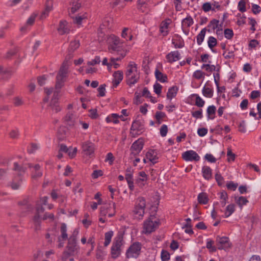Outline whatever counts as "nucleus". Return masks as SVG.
<instances>
[{
  "instance_id": "nucleus-12",
  "label": "nucleus",
  "mask_w": 261,
  "mask_h": 261,
  "mask_svg": "<svg viewBox=\"0 0 261 261\" xmlns=\"http://www.w3.org/2000/svg\"><path fill=\"white\" fill-rule=\"evenodd\" d=\"M82 149L85 154L90 155L94 153V145L92 142L87 141L83 144Z\"/></svg>"
},
{
  "instance_id": "nucleus-14",
  "label": "nucleus",
  "mask_w": 261,
  "mask_h": 261,
  "mask_svg": "<svg viewBox=\"0 0 261 261\" xmlns=\"http://www.w3.org/2000/svg\"><path fill=\"white\" fill-rule=\"evenodd\" d=\"M166 58L169 63H172L180 59V55L178 51H173L168 54Z\"/></svg>"
},
{
  "instance_id": "nucleus-28",
  "label": "nucleus",
  "mask_w": 261,
  "mask_h": 261,
  "mask_svg": "<svg viewBox=\"0 0 261 261\" xmlns=\"http://www.w3.org/2000/svg\"><path fill=\"white\" fill-rule=\"evenodd\" d=\"M125 179L127 182L129 190L133 191L134 190L133 175L132 173L125 174Z\"/></svg>"
},
{
  "instance_id": "nucleus-42",
  "label": "nucleus",
  "mask_w": 261,
  "mask_h": 261,
  "mask_svg": "<svg viewBox=\"0 0 261 261\" xmlns=\"http://www.w3.org/2000/svg\"><path fill=\"white\" fill-rule=\"evenodd\" d=\"M139 76L136 77L135 75H131L129 77H126L127 84L129 86H132L133 85L135 84L138 82Z\"/></svg>"
},
{
  "instance_id": "nucleus-6",
  "label": "nucleus",
  "mask_w": 261,
  "mask_h": 261,
  "mask_svg": "<svg viewBox=\"0 0 261 261\" xmlns=\"http://www.w3.org/2000/svg\"><path fill=\"white\" fill-rule=\"evenodd\" d=\"M160 225L159 219L154 221L146 220L144 222L143 232L145 234H150L154 231Z\"/></svg>"
},
{
  "instance_id": "nucleus-25",
  "label": "nucleus",
  "mask_w": 261,
  "mask_h": 261,
  "mask_svg": "<svg viewBox=\"0 0 261 261\" xmlns=\"http://www.w3.org/2000/svg\"><path fill=\"white\" fill-rule=\"evenodd\" d=\"M206 31L208 32H211L210 29H207L206 28H204L201 30L200 32L196 36L197 42L198 45H200L202 43Z\"/></svg>"
},
{
  "instance_id": "nucleus-20",
  "label": "nucleus",
  "mask_w": 261,
  "mask_h": 261,
  "mask_svg": "<svg viewBox=\"0 0 261 261\" xmlns=\"http://www.w3.org/2000/svg\"><path fill=\"white\" fill-rule=\"evenodd\" d=\"M68 64H66V62H63L57 76H59L60 77L64 79L66 76L68 72Z\"/></svg>"
},
{
  "instance_id": "nucleus-46",
  "label": "nucleus",
  "mask_w": 261,
  "mask_h": 261,
  "mask_svg": "<svg viewBox=\"0 0 261 261\" xmlns=\"http://www.w3.org/2000/svg\"><path fill=\"white\" fill-rule=\"evenodd\" d=\"M18 204L21 206V207H23L24 206H27V208L29 210H32L33 208V205L29 203L28 200L27 199H24L23 200L19 201L18 202Z\"/></svg>"
},
{
  "instance_id": "nucleus-52",
  "label": "nucleus",
  "mask_w": 261,
  "mask_h": 261,
  "mask_svg": "<svg viewBox=\"0 0 261 261\" xmlns=\"http://www.w3.org/2000/svg\"><path fill=\"white\" fill-rule=\"evenodd\" d=\"M237 203L242 207L243 205H246L248 202V200L245 197L240 196L238 199L236 200Z\"/></svg>"
},
{
  "instance_id": "nucleus-50",
  "label": "nucleus",
  "mask_w": 261,
  "mask_h": 261,
  "mask_svg": "<svg viewBox=\"0 0 261 261\" xmlns=\"http://www.w3.org/2000/svg\"><path fill=\"white\" fill-rule=\"evenodd\" d=\"M64 80L63 79L60 77L59 76H56V89L57 90H59L63 86Z\"/></svg>"
},
{
  "instance_id": "nucleus-19",
  "label": "nucleus",
  "mask_w": 261,
  "mask_h": 261,
  "mask_svg": "<svg viewBox=\"0 0 261 261\" xmlns=\"http://www.w3.org/2000/svg\"><path fill=\"white\" fill-rule=\"evenodd\" d=\"M202 173L203 178L206 180H210L212 177V170L208 167L204 166L202 168Z\"/></svg>"
},
{
  "instance_id": "nucleus-11",
  "label": "nucleus",
  "mask_w": 261,
  "mask_h": 261,
  "mask_svg": "<svg viewBox=\"0 0 261 261\" xmlns=\"http://www.w3.org/2000/svg\"><path fill=\"white\" fill-rule=\"evenodd\" d=\"M44 208L42 205L37 204L36 206V213L34 216L33 218V221L36 225L39 226L41 225V220L40 217V214L43 213L44 212Z\"/></svg>"
},
{
  "instance_id": "nucleus-10",
  "label": "nucleus",
  "mask_w": 261,
  "mask_h": 261,
  "mask_svg": "<svg viewBox=\"0 0 261 261\" xmlns=\"http://www.w3.org/2000/svg\"><path fill=\"white\" fill-rule=\"evenodd\" d=\"M144 146V142L142 139H139L135 141L132 145L130 150L131 154L136 156L142 150Z\"/></svg>"
},
{
  "instance_id": "nucleus-55",
  "label": "nucleus",
  "mask_w": 261,
  "mask_h": 261,
  "mask_svg": "<svg viewBox=\"0 0 261 261\" xmlns=\"http://www.w3.org/2000/svg\"><path fill=\"white\" fill-rule=\"evenodd\" d=\"M106 87V84H102L98 88V95L97 96L103 97L105 95Z\"/></svg>"
},
{
  "instance_id": "nucleus-44",
  "label": "nucleus",
  "mask_w": 261,
  "mask_h": 261,
  "mask_svg": "<svg viewBox=\"0 0 261 261\" xmlns=\"http://www.w3.org/2000/svg\"><path fill=\"white\" fill-rule=\"evenodd\" d=\"M66 130L64 127H60L58 130V137L60 140H64L66 137Z\"/></svg>"
},
{
  "instance_id": "nucleus-38",
  "label": "nucleus",
  "mask_w": 261,
  "mask_h": 261,
  "mask_svg": "<svg viewBox=\"0 0 261 261\" xmlns=\"http://www.w3.org/2000/svg\"><path fill=\"white\" fill-rule=\"evenodd\" d=\"M169 23L163 21L160 24V31L164 36L168 34V31L167 30L168 27Z\"/></svg>"
},
{
  "instance_id": "nucleus-36",
  "label": "nucleus",
  "mask_w": 261,
  "mask_h": 261,
  "mask_svg": "<svg viewBox=\"0 0 261 261\" xmlns=\"http://www.w3.org/2000/svg\"><path fill=\"white\" fill-rule=\"evenodd\" d=\"M202 93L203 96L208 98H211L213 96L214 91L212 88L204 86L202 89Z\"/></svg>"
},
{
  "instance_id": "nucleus-30",
  "label": "nucleus",
  "mask_w": 261,
  "mask_h": 261,
  "mask_svg": "<svg viewBox=\"0 0 261 261\" xmlns=\"http://www.w3.org/2000/svg\"><path fill=\"white\" fill-rule=\"evenodd\" d=\"M178 91V88L177 86H172L170 88L167 93V98L168 99H171L175 97Z\"/></svg>"
},
{
  "instance_id": "nucleus-45",
  "label": "nucleus",
  "mask_w": 261,
  "mask_h": 261,
  "mask_svg": "<svg viewBox=\"0 0 261 261\" xmlns=\"http://www.w3.org/2000/svg\"><path fill=\"white\" fill-rule=\"evenodd\" d=\"M214 243V242L210 239H208L206 242V247L210 250V251L211 252H216L217 250V248L215 246H213V244Z\"/></svg>"
},
{
  "instance_id": "nucleus-62",
  "label": "nucleus",
  "mask_w": 261,
  "mask_h": 261,
  "mask_svg": "<svg viewBox=\"0 0 261 261\" xmlns=\"http://www.w3.org/2000/svg\"><path fill=\"white\" fill-rule=\"evenodd\" d=\"M205 73L200 70H196L193 74V76L196 79H200L203 77Z\"/></svg>"
},
{
  "instance_id": "nucleus-2",
  "label": "nucleus",
  "mask_w": 261,
  "mask_h": 261,
  "mask_svg": "<svg viewBox=\"0 0 261 261\" xmlns=\"http://www.w3.org/2000/svg\"><path fill=\"white\" fill-rule=\"evenodd\" d=\"M79 231L78 229H75L72 234L68 239V243L66 246V250L63 252L62 259L65 261L70 256H73L80 251V247L77 243V236Z\"/></svg>"
},
{
  "instance_id": "nucleus-63",
  "label": "nucleus",
  "mask_w": 261,
  "mask_h": 261,
  "mask_svg": "<svg viewBox=\"0 0 261 261\" xmlns=\"http://www.w3.org/2000/svg\"><path fill=\"white\" fill-rule=\"evenodd\" d=\"M162 86L161 85H160L159 83H158V82H156L154 85H153V89H154V92L156 94H160L161 93V90H162Z\"/></svg>"
},
{
  "instance_id": "nucleus-8",
  "label": "nucleus",
  "mask_w": 261,
  "mask_h": 261,
  "mask_svg": "<svg viewBox=\"0 0 261 261\" xmlns=\"http://www.w3.org/2000/svg\"><path fill=\"white\" fill-rule=\"evenodd\" d=\"M138 200L139 202L135 207L133 212L135 215H138L142 218L144 214V210L146 206L145 200L143 197H139Z\"/></svg>"
},
{
  "instance_id": "nucleus-33",
  "label": "nucleus",
  "mask_w": 261,
  "mask_h": 261,
  "mask_svg": "<svg viewBox=\"0 0 261 261\" xmlns=\"http://www.w3.org/2000/svg\"><path fill=\"white\" fill-rule=\"evenodd\" d=\"M197 200L200 204H205L208 202V199L205 193H200L198 194Z\"/></svg>"
},
{
  "instance_id": "nucleus-49",
  "label": "nucleus",
  "mask_w": 261,
  "mask_h": 261,
  "mask_svg": "<svg viewBox=\"0 0 261 261\" xmlns=\"http://www.w3.org/2000/svg\"><path fill=\"white\" fill-rule=\"evenodd\" d=\"M219 25V20L216 19H213L212 20L210 21V23L207 25V28L212 27V29L214 30L217 28H218Z\"/></svg>"
},
{
  "instance_id": "nucleus-24",
  "label": "nucleus",
  "mask_w": 261,
  "mask_h": 261,
  "mask_svg": "<svg viewBox=\"0 0 261 261\" xmlns=\"http://www.w3.org/2000/svg\"><path fill=\"white\" fill-rule=\"evenodd\" d=\"M60 230L61 234L58 237V241L60 242L61 239H62L63 241H65L68 239L67 226L65 223H63L61 224Z\"/></svg>"
},
{
  "instance_id": "nucleus-59",
  "label": "nucleus",
  "mask_w": 261,
  "mask_h": 261,
  "mask_svg": "<svg viewBox=\"0 0 261 261\" xmlns=\"http://www.w3.org/2000/svg\"><path fill=\"white\" fill-rule=\"evenodd\" d=\"M192 116L196 119H201L203 117L202 110L200 109L199 110L192 112Z\"/></svg>"
},
{
  "instance_id": "nucleus-60",
  "label": "nucleus",
  "mask_w": 261,
  "mask_h": 261,
  "mask_svg": "<svg viewBox=\"0 0 261 261\" xmlns=\"http://www.w3.org/2000/svg\"><path fill=\"white\" fill-rule=\"evenodd\" d=\"M19 135V130L17 128L12 129L9 133V136L12 139H17Z\"/></svg>"
},
{
  "instance_id": "nucleus-4",
  "label": "nucleus",
  "mask_w": 261,
  "mask_h": 261,
  "mask_svg": "<svg viewBox=\"0 0 261 261\" xmlns=\"http://www.w3.org/2000/svg\"><path fill=\"white\" fill-rule=\"evenodd\" d=\"M108 50L110 53H119L123 50L122 43L120 42L119 37L112 35L108 38Z\"/></svg>"
},
{
  "instance_id": "nucleus-64",
  "label": "nucleus",
  "mask_w": 261,
  "mask_h": 261,
  "mask_svg": "<svg viewBox=\"0 0 261 261\" xmlns=\"http://www.w3.org/2000/svg\"><path fill=\"white\" fill-rule=\"evenodd\" d=\"M238 186V183H234L233 181H230L227 184L226 187L228 190L235 191Z\"/></svg>"
},
{
  "instance_id": "nucleus-5",
  "label": "nucleus",
  "mask_w": 261,
  "mask_h": 261,
  "mask_svg": "<svg viewBox=\"0 0 261 261\" xmlns=\"http://www.w3.org/2000/svg\"><path fill=\"white\" fill-rule=\"evenodd\" d=\"M141 249V244L140 243L138 242L134 243L127 250L126 257L127 258H137L140 253Z\"/></svg>"
},
{
  "instance_id": "nucleus-51",
  "label": "nucleus",
  "mask_w": 261,
  "mask_h": 261,
  "mask_svg": "<svg viewBox=\"0 0 261 261\" xmlns=\"http://www.w3.org/2000/svg\"><path fill=\"white\" fill-rule=\"evenodd\" d=\"M215 179L219 186L223 185L224 181V178L219 172L215 174Z\"/></svg>"
},
{
  "instance_id": "nucleus-53",
  "label": "nucleus",
  "mask_w": 261,
  "mask_h": 261,
  "mask_svg": "<svg viewBox=\"0 0 261 261\" xmlns=\"http://www.w3.org/2000/svg\"><path fill=\"white\" fill-rule=\"evenodd\" d=\"M202 10L205 12H207L210 11V10H212L213 11H215V9L214 8L212 7V5L209 2H206V3H204L202 5Z\"/></svg>"
},
{
  "instance_id": "nucleus-58",
  "label": "nucleus",
  "mask_w": 261,
  "mask_h": 261,
  "mask_svg": "<svg viewBox=\"0 0 261 261\" xmlns=\"http://www.w3.org/2000/svg\"><path fill=\"white\" fill-rule=\"evenodd\" d=\"M214 78V82L216 84V86H217V89L218 92L220 91V88L219 87V82L220 80V74L219 73H214L213 74Z\"/></svg>"
},
{
  "instance_id": "nucleus-9",
  "label": "nucleus",
  "mask_w": 261,
  "mask_h": 261,
  "mask_svg": "<svg viewBox=\"0 0 261 261\" xmlns=\"http://www.w3.org/2000/svg\"><path fill=\"white\" fill-rule=\"evenodd\" d=\"M182 158L185 161L190 162H198L200 159L198 153L193 150H187L183 152Z\"/></svg>"
},
{
  "instance_id": "nucleus-1",
  "label": "nucleus",
  "mask_w": 261,
  "mask_h": 261,
  "mask_svg": "<svg viewBox=\"0 0 261 261\" xmlns=\"http://www.w3.org/2000/svg\"><path fill=\"white\" fill-rule=\"evenodd\" d=\"M32 167H33V164L31 163L14 162L12 170L15 172V174L12 181L8 184V186L14 190H18L22 184L23 175L26 172L27 168H31Z\"/></svg>"
},
{
  "instance_id": "nucleus-13",
  "label": "nucleus",
  "mask_w": 261,
  "mask_h": 261,
  "mask_svg": "<svg viewBox=\"0 0 261 261\" xmlns=\"http://www.w3.org/2000/svg\"><path fill=\"white\" fill-rule=\"evenodd\" d=\"M113 86L114 87H117L123 80V73L121 70L115 71L113 74Z\"/></svg>"
},
{
  "instance_id": "nucleus-39",
  "label": "nucleus",
  "mask_w": 261,
  "mask_h": 261,
  "mask_svg": "<svg viewBox=\"0 0 261 261\" xmlns=\"http://www.w3.org/2000/svg\"><path fill=\"white\" fill-rule=\"evenodd\" d=\"M17 51L18 49L17 48L11 49L6 53V55L4 56V58L10 60L17 54Z\"/></svg>"
},
{
  "instance_id": "nucleus-56",
  "label": "nucleus",
  "mask_w": 261,
  "mask_h": 261,
  "mask_svg": "<svg viewBox=\"0 0 261 261\" xmlns=\"http://www.w3.org/2000/svg\"><path fill=\"white\" fill-rule=\"evenodd\" d=\"M161 259L162 261H169L170 259L169 253L165 250H163L161 252Z\"/></svg>"
},
{
  "instance_id": "nucleus-29",
  "label": "nucleus",
  "mask_w": 261,
  "mask_h": 261,
  "mask_svg": "<svg viewBox=\"0 0 261 261\" xmlns=\"http://www.w3.org/2000/svg\"><path fill=\"white\" fill-rule=\"evenodd\" d=\"M122 117V116H119V115L113 113L111 115L108 116L106 118V121L108 123L113 122V123L115 124H117L119 122V121L118 120V118Z\"/></svg>"
},
{
  "instance_id": "nucleus-48",
  "label": "nucleus",
  "mask_w": 261,
  "mask_h": 261,
  "mask_svg": "<svg viewBox=\"0 0 261 261\" xmlns=\"http://www.w3.org/2000/svg\"><path fill=\"white\" fill-rule=\"evenodd\" d=\"M8 170V168H0V180L6 179Z\"/></svg>"
},
{
  "instance_id": "nucleus-17",
  "label": "nucleus",
  "mask_w": 261,
  "mask_h": 261,
  "mask_svg": "<svg viewBox=\"0 0 261 261\" xmlns=\"http://www.w3.org/2000/svg\"><path fill=\"white\" fill-rule=\"evenodd\" d=\"M53 8L52 0H47L45 3V10L42 12L41 14L40 18L43 19L45 18L48 15L49 12Z\"/></svg>"
},
{
  "instance_id": "nucleus-7",
  "label": "nucleus",
  "mask_w": 261,
  "mask_h": 261,
  "mask_svg": "<svg viewBox=\"0 0 261 261\" xmlns=\"http://www.w3.org/2000/svg\"><path fill=\"white\" fill-rule=\"evenodd\" d=\"M216 244L218 246V249L225 250L231 247V243H230L229 239L227 237L217 236L216 239Z\"/></svg>"
},
{
  "instance_id": "nucleus-15",
  "label": "nucleus",
  "mask_w": 261,
  "mask_h": 261,
  "mask_svg": "<svg viewBox=\"0 0 261 261\" xmlns=\"http://www.w3.org/2000/svg\"><path fill=\"white\" fill-rule=\"evenodd\" d=\"M65 123L70 128L73 127L75 125V117L70 112H68L64 118Z\"/></svg>"
},
{
  "instance_id": "nucleus-18",
  "label": "nucleus",
  "mask_w": 261,
  "mask_h": 261,
  "mask_svg": "<svg viewBox=\"0 0 261 261\" xmlns=\"http://www.w3.org/2000/svg\"><path fill=\"white\" fill-rule=\"evenodd\" d=\"M67 22L66 20H63L60 21L59 23V26L57 29L60 35H63L64 34L68 33L69 30L66 27Z\"/></svg>"
},
{
  "instance_id": "nucleus-41",
  "label": "nucleus",
  "mask_w": 261,
  "mask_h": 261,
  "mask_svg": "<svg viewBox=\"0 0 261 261\" xmlns=\"http://www.w3.org/2000/svg\"><path fill=\"white\" fill-rule=\"evenodd\" d=\"M166 117V115L164 112L161 111H157L155 113L154 117L158 124L162 123V119Z\"/></svg>"
},
{
  "instance_id": "nucleus-32",
  "label": "nucleus",
  "mask_w": 261,
  "mask_h": 261,
  "mask_svg": "<svg viewBox=\"0 0 261 261\" xmlns=\"http://www.w3.org/2000/svg\"><path fill=\"white\" fill-rule=\"evenodd\" d=\"M80 45V41L79 40H74L70 42L68 50L69 52L74 53V51L77 49Z\"/></svg>"
},
{
  "instance_id": "nucleus-22",
  "label": "nucleus",
  "mask_w": 261,
  "mask_h": 261,
  "mask_svg": "<svg viewBox=\"0 0 261 261\" xmlns=\"http://www.w3.org/2000/svg\"><path fill=\"white\" fill-rule=\"evenodd\" d=\"M33 171H32V177L34 179L39 178L42 176V172L40 170V166L39 164L33 165Z\"/></svg>"
},
{
  "instance_id": "nucleus-37",
  "label": "nucleus",
  "mask_w": 261,
  "mask_h": 261,
  "mask_svg": "<svg viewBox=\"0 0 261 261\" xmlns=\"http://www.w3.org/2000/svg\"><path fill=\"white\" fill-rule=\"evenodd\" d=\"M235 211V205L234 204H230L228 205L226 207V210L224 214V218H228Z\"/></svg>"
},
{
  "instance_id": "nucleus-40",
  "label": "nucleus",
  "mask_w": 261,
  "mask_h": 261,
  "mask_svg": "<svg viewBox=\"0 0 261 261\" xmlns=\"http://www.w3.org/2000/svg\"><path fill=\"white\" fill-rule=\"evenodd\" d=\"M72 7L71 8V12L73 14L76 12L81 7V4L79 2V0L72 1Z\"/></svg>"
},
{
  "instance_id": "nucleus-27",
  "label": "nucleus",
  "mask_w": 261,
  "mask_h": 261,
  "mask_svg": "<svg viewBox=\"0 0 261 261\" xmlns=\"http://www.w3.org/2000/svg\"><path fill=\"white\" fill-rule=\"evenodd\" d=\"M154 74L157 81H159L161 83H165L167 81V76L166 74H164L158 69H156Z\"/></svg>"
},
{
  "instance_id": "nucleus-21",
  "label": "nucleus",
  "mask_w": 261,
  "mask_h": 261,
  "mask_svg": "<svg viewBox=\"0 0 261 261\" xmlns=\"http://www.w3.org/2000/svg\"><path fill=\"white\" fill-rule=\"evenodd\" d=\"M144 129V124L140 120H135L133 121L130 127V130L140 132Z\"/></svg>"
},
{
  "instance_id": "nucleus-43",
  "label": "nucleus",
  "mask_w": 261,
  "mask_h": 261,
  "mask_svg": "<svg viewBox=\"0 0 261 261\" xmlns=\"http://www.w3.org/2000/svg\"><path fill=\"white\" fill-rule=\"evenodd\" d=\"M113 236V231L112 230H110L108 232H107L105 233V241L104 242V245L105 246H107L109 245L111 241V239Z\"/></svg>"
},
{
  "instance_id": "nucleus-61",
  "label": "nucleus",
  "mask_w": 261,
  "mask_h": 261,
  "mask_svg": "<svg viewBox=\"0 0 261 261\" xmlns=\"http://www.w3.org/2000/svg\"><path fill=\"white\" fill-rule=\"evenodd\" d=\"M168 132V126L166 124H163L161 126L160 129V133L161 136L163 137H165L167 135Z\"/></svg>"
},
{
  "instance_id": "nucleus-31",
  "label": "nucleus",
  "mask_w": 261,
  "mask_h": 261,
  "mask_svg": "<svg viewBox=\"0 0 261 261\" xmlns=\"http://www.w3.org/2000/svg\"><path fill=\"white\" fill-rule=\"evenodd\" d=\"M191 97L195 98V106L200 108L203 107L204 106L205 101L199 96L198 94H193L191 95Z\"/></svg>"
},
{
  "instance_id": "nucleus-35",
  "label": "nucleus",
  "mask_w": 261,
  "mask_h": 261,
  "mask_svg": "<svg viewBox=\"0 0 261 261\" xmlns=\"http://www.w3.org/2000/svg\"><path fill=\"white\" fill-rule=\"evenodd\" d=\"M207 44L208 47L212 50V51L214 53H216V51L213 49V47L217 45V39L213 36H210L208 38Z\"/></svg>"
},
{
  "instance_id": "nucleus-47",
  "label": "nucleus",
  "mask_w": 261,
  "mask_h": 261,
  "mask_svg": "<svg viewBox=\"0 0 261 261\" xmlns=\"http://www.w3.org/2000/svg\"><path fill=\"white\" fill-rule=\"evenodd\" d=\"M54 99H55L51 100L49 107L51 108L53 111H55V113H58L61 110V108L58 105V102H54Z\"/></svg>"
},
{
  "instance_id": "nucleus-23",
  "label": "nucleus",
  "mask_w": 261,
  "mask_h": 261,
  "mask_svg": "<svg viewBox=\"0 0 261 261\" xmlns=\"http://www.w3.org/2000/svg\"><path fill=\"white\" fill-rule=\"evenodd\" d=\"M177 37L176 39H172V43L174 45L176 48H182L185 45L184 41L181 36L178 35H176Z\"/></svg>"
},
{
  "instance_id": "nucleus-26",
  "label": "nucleus",
  "mask_w": 261,
  "mask_h": 261,
  "mask_svg": "<svg viewBox=\"0 0 261 261\" xmlns=\"http://www.w3.org/2000/svg\"><path fill=\"white\" fill-rule=\"evenodd\" d=\"M216 108L214 105L210 106L206 110L207 119L213 120L215 118Z\"/></svg>"
},
{
  "instance_id": "nucleus-16",
  "label": "nucleus",
  "mask_w": 261,
  "mask_h": 261,
  "mask_svg": "<svg viewBox=\"0 0 261 261\" xmlns=\"http://www.w3.org/2000/svg\"><path fill=\"white\" fill-rule=\"evenodd\" d=\"M146 156L152 163V165L155 164L158 162L157 152L154 149H150L147 151L146 153Z\"/></svg>"
},
{
  "instance_id": "nucleus-54",
  "label": "nucleus",
  "mask_w": 261,
  "mask_h": 261,
  "mask_svg": "<svg viewBox=\"0 0 261 261\" xmlns=\"http://www.w3.org/2000/svg\"><path fill=\"white\" fill-rule=\"evenodd\" d=\"M238 10L241 12H244L246 11V1L241 0L238 4Z\"/></svg>"
},
{
  "instance_id": "nucleus-34",
  "label": "nucleus",
  "mask_w": 261,
  "mask_h": 261,
  "mask_svg": "<svg viewBox=\"0 0 261 261\" xmlns=\"http://www.w3.org/2000/svg\"><path fill=\"white\" fill-rule=\"evenodd\" d=\"M194 23L193 19L191 16L184 18L181 22L182 28L191 27Z\"/></svg>"
},
{
  "instance_id": "nucleus-57",
  "label": "nucleus",
  "mask_w": 261,
  "mask_h": 261,
  "mask_svg": "<svg viewBox=\"0 0 261 261\" xmlns=\"http://www.w3.org/2000/svg\"><path fill=\"white\" fill-rule=\"evenodd\" d=\"M224 35L227 39H231L233 36V32L232 30L230 29H226L224 30Z\"/></svg>"
},
{
  "instance_id": "nucleus-3",
  "label": "nucleus",
  "mask_w": 261,
  "mask_h": 261,
  "mask_svg": "<svg viewBox=\"0 0 261 261\" xmlns=\"http://www.w3.org/2000/svg\"><path fill=\"white\" fill-rule=\"evenodd\" d=\"M124 234V230H119L114 240L111 250L113 258H116L120 255L121 246L123 243Z\"/></svg>"
}]
</instances>
